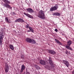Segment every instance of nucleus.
Returning <instances> with one entry per match:
<instances>
[{
  "mask_svg": "<svg viewBox=\"0 0 74 74\" xmlns=\"http://www.w3.org/2000/svg\"><path fill=\"white\" fill-rule=\"evenodd\" d=\"M72 43V42L70 40H69L67 42V45L66 46V48H67V49H70V50H72V49L70 47V45Z\"/></svg>",
  "mask_w": 74,
  "mask_h": 74,
  "instance_id": "obj_5",
  "label": "nucleus"
},
{
  "mask_svg": "<svg viewBox=\"0 0 74 74\" xmlns=\"http://www.w3.org/2000/svg\"><path fill=\"white\" fill-rule=\"evenodd\" d=\"M29 29L31 31V32H34V30L33 29V28L29 27Z\"/></svg>",
  "mask_w": 74,
  "mask_h": 74,
  "instance_id": "obj_18",
  "label": "nucleus"
},
{
  "mask_svg": "<svg viewBox=\"0 0 74 74\" xmlns=\"http://www.w3.org/2000/svg\"><path fill=\"white\" fill-rule=\"evenodd\" d=\"M23 14H24V15H26V16H27L28 17H29L30 18H33V16H32V15H30L29 14H27L25 12H24Z\"/></svg>",
  "mask_w": 74,
  "mask_h": 74,
  "instance_id": "obj_12",
  "label": "nucleus"
},
{
  "mask_svg": "<svg viewBox=\"0 0 74 74\" xmlns=\"http://www.w3.org/2000/svg\"><path fill=\"white\" fill-rule=\"evenodd\" d=\"M45 67L46 69H48V70H50V69H51V66L48 65H46L45 66Z\"/></svg>",
  "mask_w": 74,
  "mask_h": 74,
  "instance_id": "obj_15",
  "label": "nucleus"
},
{
  "mask_svg": "<svg viewBox=\"0 0 74 74\" xmlns=\"http://www.w3.org/2000/svg\"><path fill=\"white\" fill-rule=\"evenodd\" d=\"M53 16H60V13L58 12H56L53 13Z\"/></svg>",
  "mask_w": 74,
  "mask_h": 74,
  "instance_id": "obj_13",
  "label": "nucleus"
},
{
  "mask_svg": "<svg viewBox=\"0 0 74 74\" xmlns=\"http://www.w3.org/2000/svg\"><path fill=\"white\" fill-rule=\"evenodd\" d=\"M5 21H6V22H8V23H10V22L9 21V20H8V18H5Z\"/></svg>",
  "mask_w": 74,
  "mask_h": 74,
  "instance_id": "obj_23",
  "label": "nucleus"
},
{
  "mask_svg": "<svg viewBox=\"0 0 74 74\" xmlns=\"http://www.w3.org/2000/svg\"><path fill=\"white\" fill-rule=\"evenodd\" d=\"M5 3L3 4V5L5 7H7L8 8H10L11 10H12V8L11 7L10 5H9L10 4V2L8 0H2Z\"/></svg>",
  "mask_w": 74,
  "mask_h": 74,
  "instance_id": "obj_1",
  "label": "nucleus"
},
{
  "mask_svg": "<svg viewBox=\"0 0 74 74\" xmlns=\"http://www.w3.org/2000/svg\"><path fill=\"white\" fill-rule=\"evenodd\" d=\"M39 63L43 65H46V64H47L46 61H45V60H40Z\"/></svg>",
  "mask_w": 74,
  "mask_h": 74,
  "instance_id": "obj_7",
  "label": "nucleus"
},
{
  "mask_svg": "<svg viewBox=\"0 0 74 74\" xmlns=\"http://www.w3.org/2000/svg\"><path fill=\"white\" fill-rule=\"evenodd\" d=\"M25 69V65L23 64L21 66V69L20 71V73H22L23 71Z\"/></svg>",
  "mask_w": 74,
  "mask_h": 74,
  "instance_id": "obj_11",
  "label": "nucleus"
},
{
  "mask_svg": "<svg viewBox=\"0 0 74 74\" xmlns=\"http://www.w3.org/2000/svg\"><path fill=\"white\" fill-rule=\"evenodd\" d=\"M13 14H14V15H16V14H15V12H14L13 13Z\"/></svg>",
  "mask_w": 74,
  "mask_h": 74,
  "instance_id": "obj_32",
  "label": "nucleus"
},
{
  "mask_svg": "<svg viewBox=\"0 0 74 74\" xmlns=\"http://www.w3.org/2000/svg\"><path fill=\"white\" fill-rule=\"evenodd\" d=\"M27 26H29V24H27Z\"/></svg>",
  "mask_w": 74,
  "mask_h": 74,
  "instance_id": "obj_34",
  "label": "nucleus"
},
{
  "mask_svg": "<svg viewBox=\"0 0 74 74\" xmlns=\"http://www.w3.org/2000/svg\"><path fill=\"white\" fill-rule=\"evenodd\" d=\"M15 22H20V18L17 19L14 21Z\"/></svg>",
  "mask_w": 74,
  "mask_h": 74,
  "instance_id": "obj_22",
  "label": "nucleus"
},
{
  "mask_svg": "<svg viewBox=\"0 0 74 74\" xmlns=\"http://www.w3.org/2000/svg\"><path fill=\"white\" fill-rule=\"evenodd\" d=\"M72 74H74V69L73 70V71H72Z\"/></svg>",
  "mask_w": 74,
  "mask_h": 74,
  "instance_id": "obj_31",
  "label": "nucleus"
},
{
  "mask_svg": "<svg viewBox=\"0 0 74 74\" xmlns=\"http://www.w3.org/2000/svg\"><path fill=\"white\" fill-rule=\"evenodd\" d=\"M35 67L37 69H40V67H39V66H37V65H35Z\"/></svg>",
  "mask_w": 74,
  "mask_h": 74,
  "instance_id": "obj_26",
  "label": "nucleus"
},
{
  "mask_svg": "<svg viewBox=\"0 0 74 74\" xmlns=\"http://www.w3.org/2000/svg\"><path fill=\"white\" fill-rule=\"evenodd\" d=\"M26 74H30V73L29 72H27Z\"/></svg>",
  "mask_w": 74,
  "mask_h": 74,
  "instance_id": "obj_30",
  "label": "nucleus"
},
{
  "mask_svg": "<svg viewBox=\"0 0 74 74\" xmlns=\"http://www.w3.org/2000/svg\"><path fill=\"white\" fill-rule=\"evenodd\" d=\"M27 32H30V31L29 30H28L27 31Z\"/></svg>",
  "mask_w": 74,
  "mask_h": 74,
  "instance_id": "obj_33",
  "label": "nucleus"
},
{
  "mask_svg": "<svg viewBox=\"0 0 74 74\" xmlns=\"http://www.w3.org/2000/svg\"><path fill=\"white\" fill-rule=\"evenodd\" d=\"M55 40L56 42L57 43H58V44H59V45H62V43H61L60 42V41H59L58 40H57L56 39H55Z\"/></svg>",
  "mask_w": 74,
  "mask_h": 74,
  "instance_id": "obj_14",
  "label": "nucleus"
},
{
  "mask_svg": "<svg viewBox=\"0 0 74 74\" xmlns=\"http://www.w3.org/2000/svg\"><path fill=\"white\" fill-rule=\"evenodd\" d=\"M26 10L28 12H29L30 13H35L36 12V11L33 10L32 9L30 8H27Z\"/></svg>",
  "mask_w": 74,
  "mask_h": 74,
  "instance_id": "obj_6",
  "label": "nucleus"
},
{
  "mask_svg": "<svg viewBox=\"0 0 74 74\" xmlns=\"http://www.w3.org/2000/svg\"><path fill=\"white\" fill-rule=\"evenodd\" d=\"M49 63L51 65V66H52V65H53V62H52V61L51 60V59H50L49 58Z\"/></svg>",
  "mask_w": 74,
  "mask_h": 74,
  "instance_id": "obj_16",
  "label": "nucleus"
},
{
  "mask_svg": "<svg viewBox=\"0 0 74 74\" xmlns=\"http://www.w3.org/2000/svg\"><path fill=\"white\" fill-rule=\"evenodd\" d=\"M25 41L27 42H29V43H32V40L29 38H27L25 39Z\"/></svg>",
  "mask_w": 74,
  "mask_h": 74,
  "instance_id": "obj_10",
  "label": "nucleus"
},
{
  "mask_svg": "<svg viewBox=\"0 0 74 74\" xmlns=\"http://www.w3.org/2000/svg\"><path fill=\"white\" fill-rule=\"evenodd\" d=\"M67 54V55H68V54H69V52L68 51H66L65 52Z\"/></svg>",
  "mask_w": 74,
  "mask_h": 74,
  "instance_id": "obj_27",
  "label": "nucleus"
},
{
  "mask_svg": "<svg viewBox=\"0 0 74 74\" xmlns=\"http://www.w3.org/2000/svg\"><path fill=\"white\" fill-rule=\"evenodd\" d=\"M55 32H58V29H55Z\"/></svg>",
  "mask_w": 74,
  "mask_h": 74,
  "instance_id": "obj_29",
  "label": "nucleus"
},
{
  "mask_svg": "<svg viewBox=\"0 0 74 74\" xmlns=\"http://www.w3.org/2000/svg\"><path fill=\"white\" fill-rule=\"evenodd\" d=\"M9 48L11 49L12 50H13L14 49V46L12 45H9Z\"/></svg>",
  "mask_w": 74,
  "mask_h": 74,
  "instance_id": "obj_17",
  "label": "nucleus"
},
{
  "mask_svg": "<svg viewBox=\"0 0 74 74\" xmlns=\"http://www.w3.org/2000/svg\"><path fill=\"white\" fill-rule=\"evenodd\" d=\"M38 16L40 18H41V19H44L45 18L44 13L43 11L40 10L39 11Z\"/></svg>",
  "mask_w": 74,
  "mask_h": 74,
  "instance_id": "obj_2",
  "label": "nucleus"
},
{
  "mask_svg": "<svg viewBox=\"0 0 74 74\" xmlns=\"http://www.w3.org/2000/svg\"><path fill=\"white\" fill-rule=\"evenodd\" d=\"M20 22H21V23H22V22H25V21L23 19L20 18Z\"/></svg>",
  "mask_w": 74,
  "mask_h": 74,
  "instance_id": "obj_20",
  "label": "nucleus"
},
{
  "mask_svg": "<svg viewBox=\"0 0 74 74\" xmlns=\"http://www.w3.org/2000/svg\"><path fill=\"white\" fill-rule=\"evenodd\" d=\"M21 59H22L23 60H24L25 59L24 55H21Z\"/></svg>",
  "mask_w": 74,
  "mask_h": 74,
  "instance_id": "obj_25",
  "label": "nucleus"
},
{
  "mask_svg": "<svg viewBox=\"0 0 74 74\" xmlns=\"http://www.w3.org/2000/svg\"><path fill=\"white\" fill-rule=\"evenodd\" d=\"M32 44H36V42L34 40L32 39Z\"/></svg>",
  "mask_w": 74,
  "mask_h": 74,
  "instance_id": "obj_24",
  "label": "nucleus"
},
{
  "mask_svg": "<svg viewBox=\"0 0 74 74\" xmlns=\"http://www.w3.org/2000/svg\"><path fill=\"white\" fill-rule=\"evenodd\" d=\"M4 35V33L3 32H0V44H1L2 43Z\"/></svg>",
  "mask_w": 74,
  "mask_h": 74,
  "instance_id": "obj_4",
  "label": "nucleus"
},
{
  "mask_svg": "<svg viewBox=\"0 0 74 74\" xmlns=\"http://www.w3.org/2000/svg\"><path fill=\"white\" fill-rule=\"evenodd\" d=\"M58 4H56L54 6L51 7L50 9V11H56L58 10Z\"/></svg>",
  "mask_w": 74,
  "mask_h": 74,
  "instance_id": "obj_3",
  "label": "nucleus"
},
{
  "mask_svg": "<svg viewBox=\"0 0 74 74\" xmlns=\"http://www.w3.org/2000/svg\"><path fill=\"white\" fill-rule=\"evenodd\" d=\"M26 28L27 29H28V28H29V26H28V25H26Z\"/></svg>",
  "mask_w": 74,
  "mask_h": 74,
  "instance_id": "obj_28",
  "label": "nucleus"
},
{
  "mask_svg": "<svg viewBox=\"0 0 74 74\" xmlns=\"http://www.w3.org/2000/svg\"><path fill=\"white\" fill-rule=\"evenodd\" d=\"M5 68H9L8 65V64L7 63H5Z\"/></svg>",
  "mask_w": 74,
  "mask_h": 74,
  "instance_id": "obj_21",
  "label": "nucleus"
},
{
  "mask_svg": "<svg viewBox=\"0 0 74 74\" xmlns=\"http://www.w3.org/2000/svg\"><path fill=\"white\" fill-rule=\"evenodd\" d=\"M4 69L6 73H8V69L9 68H5Z\"/></svg>",
  "mask_w": 74,
  "mask_h": 74,
  "instance_id": "obj_19",
  "label": "nucleus"
},
{
  "mask_svg": "<svg viewBox=\"0 0 74 74\" xmlns=\"http://www.w3.org/2000/svg\"><path fill=\"white\" fill-rule=\"evenodd\" d=\"M48 52L52 55H54V54L56 53V52L55 51L51 50H48Z\"/></svg>",
  "mask_w": 74,
  "mask_h": 74,
  "instance_id": "obj_9",
  "label": "nucleus"
},
{
  "mask_svg": "<svg viewBox=\"0 0 74 74\" xmlns=\"http://www.w3.org/2000/svg\"><path fill=\"white\" fill-rule=\"evenodd\" d=\"M62 63L64 64H65L66 66L67 67H69V62L65 60H62Z\"/></svg>",
  "mask_w": 74,
  "mask_h": 74,
  "instance_id": "obj_8",
  "label": "nucleus"
}]
</instances>
